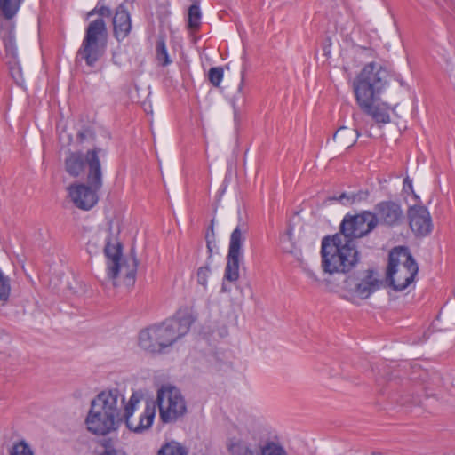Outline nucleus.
<instances>
[{"mask_svg":"<svg viewBox=\"0 0 455 455\" xmlns=\"http://www.w3.org/2000/svg\"><path fill=\"white\" fill-rule=\"evenodd\" d=\"M85 167L88 168L86 153L72 152L65 160V170L72 177H78Z\"/></svg>","mask_w":455,"mask_h":455,"instance_id":"17","label":"nucleus"},{"mask_svg":"<svg viewBox=\"0 0 455 455\" xmlns=\"http://www.w3.org/2000/svg\"><path fill=\"white\" fill-rule=\"evenodd\" d=\"M100 445L104 451L100 455H126L122 451L115 449L114 441L111 438L103 439L100 441Z\"/></svg>","mask_w":455,"mask_h":455,"instance_id":"31","label":"nucleus"},{"mask_svg":"<svg viewBox=\"0 0 455 455\" xmlns=\"http://www.w3.org/2000/svg\"><path fill=\"white\" fill-rule=\"evenodd\" d=\"M389 72L381 64H366L355 77L353 87L356 101L365 103L370 100H379L388 83Z\"/></svg>","mask_w":455,"mask_h":455,"instance_id":"6","label":"nucleus"},{"mask_svg":"<svg viewBox=\"0 0 455 455\" xmlns=\"http://www.w3.org/2000/svg\"><path fill=\"white\" fill-rule=\"evenodd\" d=\"M140 399L135 395L125 403L124 396L117 389L100 393L91 403V408L85 419L87 430L96 435H107L116 432L123 421L126 427L136 433L148 429L156 416L155 403L146 404L144 411L138 419L132 414Z\"/></svg>","mask_w":455,"mask_h":455,"instance_id":"1","label":"nucleus"},{"mask_svg":"<svg viewBox=\"0 0 455 455\" xmlns=\"http://www.w3.org/2000/svg\"><path fill=\"white\" fill-rule=\"evenodd\" d=\"M377 384H378L379 386H380V385H381V379H378V380H377Z\"/></svg>","mask_w":455,"mask_h":455,"instance_id":"42","label":"nucleus"},{"mask_svg":"<svg viewBox=\"0 0 455 455\" xmlns=\"http://www.w3.org/2000/svg\"><path fill=\"white\" fill-rule=\"evenodd\" d=\"M368 196V193L367 192H362L360 191L359 193L357 194H352V195H347V193H342L339 197H329L328 200L330 201H339V202H341L342 204H346L344 202V200H347V203L349 204H353L356 201H360L362 200L363 198H365L366 196Z\"/></svg>","mask_w":455,"mask_h":455,"instance_id":"27","label":"nucleus"},{"mask_svg":"<svg viewBox=\"0 0 455 455\" xmlns=\"http://www.w3.org/2000/svg\"><path fill=\"white\" fill-rule=\"evenodd\" d=\"M132 29L131 16L124 4H119L113 17L114 36L117 41H122L130 34Z\"/></svg>","mask_w":455,"mask_h":455,"instance_id":"14","label":"nucleus"},{"mask_svg":"<svg viewBox=\"0 0 455 455\" xmlns=\"http://www.w3.org/2000/svg\"><path fill=\"white\" fill-rule=\"evenodd\" d=\"M358 136L356 129L341 126L334 133L333 140L339 148H348L356 142Z\"/></svg>","mask_w":455,"mask_h":455,"instance_id":"18","label":"nucleus"},{"mask_svg":"<svg viewBox=\"0 0 455 455\" xmlns=\"http://www.w3.org/2000/svg\"><path fill=\"white\" fill-rule=\"evenodd\" d=\"M6 56L10 57L13 60V65H16V58H17V50L15 45V38L12 33H8L3 38Z\"/></svg>","mask_w":455,"mask_h":455,"instance_id":"25","label":"nucleus"},{"mask_svg":"<svg viewBox=\"0 0 455 455\" xmlns=\"http://www.w3.org/2000/svg\"><path fill=\"white\" fill-rule=\"evenodd\" d=\"M378 100H370L365 104L356 101L360 108L378 124H387L390 122L389 107L386 103L375 104Z\"/></svg>","mask_w":455,"mask_h":455,"instance_id":"15","label":"nucleus"},{"mask_svg":"<svg viewBox=\"0 0 455 455\" xmlns=\"http://www.w3.org/2000/svg\"><path fill=\"white\" fill-rule=\"evenodd\" d=\"M373 274V270H366L360 282H357L355 278L348 277L344 282L345 288L361 299H367L379 286V280L374 278Z\"/></svg>","mask_w":455,"mask_h":455,"instance_id":"12","label":"nucleus"},{"mask_svg":"<svg viewBox=\"0 0 455 455\" xmlns=\"http://www.w3.org/2000/svg\"><path fill=\"white\" fill-rule=\"evenodd\" d=\"M23 0H0V10L6 20L12 19L18 12Z\"/></svg>","mask_w":455,"mask_h":455,"instance_id":"23","label":"nucleus"},{"mask_svg":"<svg viewBox=\"0 0 455 455\" xmlns=\"http://www.w3.org/2000/svg\"><path fill=\"white\" fill-rule=\"evenodd\" d=\"M260 455H287L286 451L274 442H267L260 447Z\"/></svg>","mask_w":455,"mask_h":455,"instance_id":"26","label":"nucleus"},{"mask_svg":"<svg viewBox=\"0 0 455 455\" xmlns=\"http://www.w3.org/2000/svg\"><path fill=\"white\" fill-rule=\"evenodd\" d=\"M201 11L199 7V1L195 0L188 8V27L190 29L196 30L201 25Z\"/></svg>","mask_w":455,"mask_h":455,"instance_id":"22","label":"nucleus"},{"mask_svg":"<svg viewBox=\"0 0 455 455\" xmlns=\"http://www.w3.org/2000/svg\"><path fill=\"white\" fill-rule=\"evenodd\" d=\"M418 271V264L407 248L396 247L390 251L387 282L393 290L396 291L405 290L414 280Z\"/></svg>","mask_w":455,"mask_h":455,"instance_id":"7","label":"nucleus"},{"mask_svg":"<svg viewBox=\"0 0 455 455\" xmlns=\"http://www.w3.org/2000/svg\"><path fill=\"white\" fill-rule=\"evenodd\" d=\"M261 445H251L245 442L244 455H260Z\"/></svg>","mask_w":455,"mask_h":455,"instance_id":"34","label":"nucleus"},{"mask_svg":"<svg viewBox=\"0 0 455 455\" xmlns=\"http://www.w3.org/2000/svg\"><path fill=\"white\" fill-rule=\"evenodd\" d=\"M403 188L405 191L410 190L411 192H413L412 180L409 177H406L403 180Z\"/></svg>","mask_w":455,"mask_h":455,"instance_id":"36","label":"nucleus"},{"mask_svg":"<svg viewBox=\"0 0 455 455\" xmlns=\"http://www.w3.org/2000/svg\"><path fill=\"white\" fill-rule=\"evenodd\" d=\"M243 90V82L239 84L238 91L242 92Z\"/></svg>","mask_w":455,"mask_h":455,"instance_id":"41","label":"nucleus"},{"mask_svg":"<svg viewBox=\"0 0 455 455\" xmlns=\"http://www.w3.org/2000/svg\"><path fill=\"white\" fill-rule=\"evenodd\" d=\"M78 137L81 139V140H83L85 138V135H84V133L83 132H80L78 133Z\"/></svg>","mask_w":455,"mask_h":455,"instance_id":"39","label":"nucleus"},{"mask_svg":"<svg viewBox=\"0 0 455 455\" xmlns=\"http://www.w3.org/2000/svg\"><path fill=\"white\" fill-rule=\"evenodd\" d=\"M193 322L194 318L191 314L183 313L166 320L161 324L152 325L154 331L151 335L158 339L161 352L186 335Z\"/></svg>","mask_w":455,"mask_h":455,"instance_id":"9","label":"nucleus"},{"mask_svg":"<svg viewBox=\"0 0 455 455\" xmlns=\"http://www.w3.org/2000/svg\"><path fill=\"white\" fill-rule=\"evenodd\" d=\"M11 292L10 280L0 270V301H7Z\"/></svg>","mask_w":455,"mask_h":455,"instance_id":"28","label":"nucleus"},{"mask_svg":"<svg viewBox=\"0 0 455 455\" xmlns=\"http://www.w3.org/2000/svg\"><path fill=\"white\" fill-rule=\"evenodd\" d=\"M248 231L246 223L243 222L234 229L230 235L228 255L242 258V245L245 240L244 235Z\"/></svg>","mask_w":455,"mask_h":455,"instance_id":"16","label":"nucleus"},{"mask_svg":"<svg viewBox=\"0 0 455 455\" xmlns=\"http://www.w3.org/2000/svg\"><path fill=\"white\" fill-rule=\"evenodd\" d=\"M403 84H404V83H403V80H401V81H400V84H401V85H403Z\"/></svg>","mask_w":455,"mask_h":455,"instance_id":"45","label":"nucleus"},{"mask_svg":"<svg viewBox=\"0 0 455 455\" xmlns=\"http://www.w3.org/2000/svg\"><path fill=\"white\" fill-rule=\"evenodd\" d=\"M412 403H418V401H416V400H412Z\"/></svg>","mask_w":455,"mask_h":455,"instance_id":"47","label":"nucleus"},{"mask_svg":"<svg viewBox=\"0 0 455 455\" xmlns=\"http://www.w3.org/2000/svg\"><path fill=\"white\" fill-rule=\"evenodd\" d=\"M101 1L99 0L97 6L87 13V18L95 14L100 15V18L88 24L76 56V62L84 60L89 67H94L102 58L107 48L108 34L103 17H110L112 12L108 7L100 5Z\"/></svg>","mask_w":455,"mask_h":455,"instance_id":"3","label":"nucleus"},{"mask_svg":"<svg viewBox=\"0 0 455 455\" xmlns=\"http://www.w3.org/2000/svg\"><path fill=\"white\" fill-rule=\"evenodd\" d=\"M340 235H327L321 244L322 267L325 273L347 274L360 261L355 243L342 240Z\"/></svg>","mask_w":455,"mask_h":455,"instance_id":"4","label":"nucleus"},{"mask_svg":"<svg viewBox=\"0 0 455 455\" xmlns=\"http://www.w3.org/2000/svg\"><path fill=\"white\" fill-rule=\"evenodd\" d=\"M207 249H208L209 252L211 253L212 252V246H211V243H210L209 241L207 242ZM210 258H211V255L209 256V259Z\"/></svg>","mask_w":455,"mask_h":455,"instance_id":"40","label":"nucleus"},{"mask_svg":"<svg viewBox=\"0 0 455 455\" xmlns=\"http://www.w3.org/2000/svg\"><path fill=\"white\" fill-rule=\"evenodd\" d=\"M117 235L118 233L112 231L111 224L106 228H100L88 241L87 251L94 254L102 247L108 259V276L114 280L123 273L127 284H133L138 261L135 257H132L131 264L122 263V244L118 241Z\"/></svg>","mask_w":455,"mask_h":455,"instance_id":"2","label":"nucleus"},{"mask_svg":"<svg viewBox=\"0 0 455 455\" xmlns=\"http://www.w3.org/2000/svg\"><path fill=\"white\" fill-rule=\"evenodd\" d=\"M222 291H226V289H225V286H224V285L222 286Z\"/></svg>","mask_w":455,"mask_h":455,"instance_id":"46","label":"nucleus"},{"mask_svg":"<svg viewBox=\"0 0 455 455\" xmlns=\"http://www.w3.org/2000/svg\"><path fill=\"white\" fill-rule=\"evenodd\" d=\"M240 257L227 256V265L225 267L224 279L228 282H235L239 279Z\"/></svg>","mask_w":455,"mask_h":455,"instance_id":"20","label":"nucleus"},{"mask_svg":"<svg viewBox=\"0 0 455 455\" xmlns=\"http://www.w3.org/2000/svg\"><path fill=\"white\" fill-rule=\"evenodd\" d=\"M155 407L158 406L160 419L164 423L176 422L187 413V405L180 391L172 386H162L156 395Z\"/></svg>","mask_w":455,"mask_h":455,"instance_id":"8","label":"nucleus"},{"mask_svg":"<svg viewBox=\"0 0 455 455\" xmlns=\"http://www.w3.org/2000/svg\"><path fill=\"white\" fill-rule=\"evenodd\" d=\"M11 455H34L30 447L23 442L15 444L12 447Z\"/></svg>","mask_w":455,"mask_h":455,"instance_id":"33","label":"nucleus"},{"mask_svg":"<svg viewBox=\"0 0 455 455\" xmlns=\"http://www.w3.org/2000/svg\"><path fill=\"white\" fill-rule=\"evenodd\" d=\"M154 330L152 327H148L140 332L139 345L140 347L150 353H161L160 345L158 339H156L151 335Z\"/></svg>","mask_w":455,"mask_h":455,"instance_id":"19","label":"nucleus"},{"mask_svg":"<svg viewBox=\"0 0 455 455\" xmlns=\"http://www.w3.org/2000/svg\"><path fill=\"white\" fill-rule=\"evenodd\" d=\"M371 455H381L379 452H372Z\"/></svg>","mask_w":455,"mask_h":455,"instance_id":"43","label":"nucleus"},{"mask_svg":"<svg viewBox=\"0 0 455 455\" xmlns=\"http://www.w3.org/2000/svg\"><path fill=\"white\" fill-rule=\"evenodd\" d=\"M409 224L412 232L418 236H426L432 230V220L425 206L414 205L408 211Z\"/></svg>","mask_w":455,"mask_h":455,"instance_id":"11","label":"nucleus"},{"mask_svg":"<svg viewBox=\"0 0 455 455\" xmlns=\"http://www.w3.org/2000/svg\"><path fill=\"white\" fill-rule=\"evenodd\" d=\"M208 79L214 87H219L223 79V68L221 67L211 68L208 72Z\"/></svg>","mask_w":455,"mask_h":455,"instance_id":"29","label":"nucleus"},{"mask_svg":"<svg viewBox=\"0 0 455 455\" xmlns=\"http://www.w3.org/2000/svg\"><path fill=\"white\" fill-rule=\"evenodd\" d=\"M287 236H288V238L290 239V236H291V231H288V233H287Z\"/></svg>","mask_w":455,"mask_h":455,"instance_id":"44","label":"nucleus"},{"mask_svg":"<svg viewBox=\"0 0 455 455\" xmlns=\"http://www.w3.org/2000/svg\"><path fill=\"white\" fill-rule=\"evenodd\" d=\"M307 275H308L310 278H312V279H314V280H315V281H317V280H318V279H317V276L315 275V273H314L313 271H311V270H307Z\"/></svg>","mask_w":455,"mask_h":455,"instance_id":"37","label":"nucleus"},{"mask_svg":"<svg viewBox=\"0 0 455 455\" xmlns=\"http://www.w3.org/2000/svg\"><path fill=\"white\" fill-rule=\"evenodd\" d=\"M374 216L377 219V224L393 227L403 220V211L400 204L393 201H383L376 204Z\"/></svg>","mask_w":455,"mask_h":455,"instance_id":"13","label":"nucleus"},{"mask_svg":"<svg viewBox=\"0 0 455 455\" xmlns=\"http://www.w3.org/2000/svg\"><path fill=\"white\" fill-rule=\"evenodd\" d=\"M377 227V219L373 212L363 211L360 214H347L339 226V232L335 235H340L342 240L355 243L357 238L363 237Z\"/></svg>","mask_w":455,"mask_h":455,"instance_id":"10","label":"nucleus"},{"mask_svg":"<svg viewBox=\"0 0 455 455\" xmlns=\"http://www.w3.org/2000/svg\"><path fill=\"white\" fill-rule=\"evenodd\" d=\"M156 56L158 63L163 67H165L172 62L163 38L158 39L156 42Z\"/></svg>","mask_w":455,"mask_h":455,"instance_id":"24","label":"nucleus"},{"mask_svg":"<svg viewBox=\"0 0 455 455\" xmlns=\"http://www.w3.org/2000/svg\"><path fill=\"white\" fill-rule=\"evenodd\" d=\"M11 74L17 84L23 82L22 74L20 67H11Z\"/></svg>","mask_w":455,"mask_h":455,"instance_id":"35","label":"nucleus"},{"mask_svg":"<svg viewBox=\"0 0 455 455\" xmlns=\"http://www.w3.org/2000/svg\"><path fill=\"white\" fill-rule=\"evenodd\" d=\"M102 152L103 149L100 148H94L86 152L87 185L72 184L68 187V196L79 209L90 210L98 202L97 192L102 187V170L99 155Z\"/></svg>","mask_w":455,"mask_h":455,"instance_id":"5","label":"nucleus"},{"mask_svg":"<svg viewBox=\"0 0 455 455\" xmlns=\"http://www.w3.org/2000/svg\"><path fill=\"white\" fill-rule=\"evenodd\" d=\"M156 455H188V450L180 443L171 441L164 443Z\"/></svg>","mask_w":455,"mask_h":455,"instance_id":"21","label":"nucleus"},{"mask_svg":"<svg viewBox=\"0 0 455 455\" xmlns=\"http://www.w3.org/2000/svg\"><path fill=\"white\" fill-rule=\"evenodd\" d=\"M402 406H407L409 401L403 397H402L399 401H397Z\"/></svg>","mask_w":455,"mask_h":455,"instance_id":"38","label":"nucleus"},{"mask_svg":"<svg viewBox=\"0 0 455 455\" xmlns=\"http://www.w3.org/2000/svg\"><path fill=\"white\" fill-rule=\"evenodd\" d=\"M228 448L233 455H244L245 442L243 440L231 439L228 443Z\"/></svg>","mask_w":455,"mask_h":455,"instance_id":"32","label":"nucleus"},{"mask_svg":"<svg viewBox=\"0 0 455 455\" xmlns=\"http://www.w3.org/2000/svg\"><path fill=\"white\" fill-rule=\"evenodd\" d=\"M211 273H212V269L210 267V263H208V262L206 263V265L200 267L197 269L196 280H197V283L200 285H202L204 288H206V286H207L208 277L210 276Z\"/></svg>","mask_w":455,"mask_h":455,"instance_id":"30","label":"nucleus"}]
</instances>
